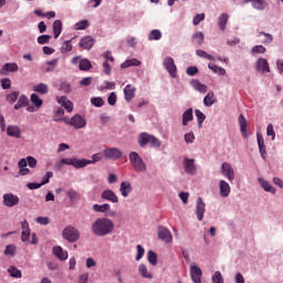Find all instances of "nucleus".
I'll use <instances>...</instances> for the list:
<instances>
[{
  "label": "nucleus",
  "instance_id": "nucleus-1",
  "mask_svg": "<svg viewBox=\"0 0 283 283\" xmlns=\"http://www.w3.org/2000/svg\"><path fill=\"white\" fill-rule=\"evenodd\" d=\"M103 160V155L101 153L94 154L92 156V160L90 159H77V158H62L60 161H57L55 169L57 171H61L63 169V165H71V167H74L75 169H83L84 167H87V165H94L95 163H101Z\"/></svg>",
  "mask_w": 283,
  "mask_h": 283
},
{
  "label": "nucleus",
  "instance_id": "nucleus-2",
  "mask_svg": "<svg viewBox=\"0 0 283 283\" xmlns=\"http://www.w3.org/2000/svg\"><path fill=\"white\" fill-rule=\"evenodd\" d=\"M91 229L94 235L103 238L114 231V221L107 218H98L94 221Z\"/></svg>",
  "mask_w": 283,
  "mask_h": 283
},
{
  "label": "nucleus",
  "instance_id": "nucleus-3",
  "mask_svg": "<svg viewBox=\"0 0 283 283\" xmlns=\"http://www.w3.org/2000/svg\"><path fill=\"white\" fill-rule=\"evenodd\" d=\"M129 161L137 174H145V171H147V165L145 164L140 155H138V153L132 151L129 154Z\"/></svg>",
  "mask_w": 283,
  "mask_h": 283
},
{
  "label": "nucleus",
  "instance_id": "nucleus-4",
  "mask_svg": "<svg viewBox=\"0 0 283 283\" xmlns=\"http://www.w3.org/2000/svg\"><path fill=\"white\" fill-rule=\"evenodd\" d=\"M138 144L139 147H147V145H150V147H160L163 143H160V139H158L154 135H149L148 133H142L138 137Z\"/></svg>",
  "mask_w": 283,
  "mask_h": 283
},
{
  "label": "nucleus",
  "instance_id": "nucleus-5",
  "mask_svg": "<svg viewBox=\"0 0 283 283\" xmlns=\"http://www.w3.org/2000/svg\"><path fill=\"white\" fill-rule=\"evenodd\" d=\"M62 120L65 123V125L74 127V129H83L87 126V119L78 114L74 115L72 118L63 117Z\"/></svg>",
  "mask_w": 283,
  "mask_h": 283
},
{
  "label": "nucleus",
  "instance_id": "nucleus-6",
  "mask_svg": "<svg viewBox=\"0 0 283 283\" xmlns=\"http://www.w3.org/2000/svg\"><path fill=\"white\" fill-rule=\"evenodd\" d=\"M62 235L64 240H67V242H76V240H78L81 234L78 233V229L72 226H69L63 229Z\"/></svg>",
  "mask_w": 283,
  "mask_h": 283
},
{
  "label": "nucleus",
  "instance_id": "nucleus-7",
  "mask_svg": "<svg viewBox=\"0 0 283 283\" xmlns=\"http://www.w3.org/2000/svg\"><path fill=\"white\" fill-rule=\"evenodd\" d=\"M103 154L108 160H118L123 158V151L117 147L106 148L103 150Z\"/></svg>",
  "mask_w": 283,
  "mask_h": 283
},
{
  "label": "nucleus",
  "instance_id": "nucleus-8",
  "mask_svg": "<svg viewBox=\"0 0 283 283\" xmlns=\"http://www.w3.org/2000/svg\"><path fill=\"white\" fill-rule=\"evenodd\" d=\"M221 174L228 178L230 182H233L235 180V172L233 170V167H231V164L229 163H223L221 165Z\"/></svg>",
  "mask_w": 283,
  "mask_h": 283
},
{
  "label": "nucleus",
  "instance_id": "nucleus-9",
  "mask_svg": "<svg viewBox=\"0 0 283 283\" xmlns=\"http://www.w3.org/2000/svg\"><path fill=\"white\" fill-rule=\"evenodd\" d=\"M157 235L159 240H163V242H171V240H174V237L171 235V231H169V229L163 226H159L157 228Z\"/></svg>",
  "mask_w": 283,
  "mask_h": 283
},
{
  "label": "nucleus",
  "instance_id": "nucleus-10",
  "mask_svg": "<svg viewBox=\"0 0 283 283\" xmlns=\"http://www.w3.org/2000/svg\"><path fill=\"white\" fill-rule=\"evenodd\" d=\"M205 211H207V206L205 205V201H202L201 197H198L195 213L199 222H202V219L205 218Z\"/></svg>",
  "mask_w": 283,
  "mask_h": 283
},
{
  "label": "nucleus",
  "instance_id": "nucleus-11",
  "mask_svg": "<svg viewBox=\"0 0 283 283\" xmlns=\"http://www.w3.org/2000/svg\"><path fill=\"white\" fill-rule=\"evenodd\" d=\"M3 205L4 207H17L19 205V196L13 195V193H4L3 195Z\"/></svg>",
  "mask_w": 283,
  "mask_h": 283
},
{
  "label": "nucleus",
  "instance_id": "nucleus-12",
  "mask_svg": "<svg viewBox=\"0 0 283 283\" xmlns=\"http://www.w3.org/2000/svg\"><path fill=\"white\" fill-rule=\"evenodd\" d=\"M190 276L193 283H202V270L198 265L190 266Z\"/></svg>",
  "mask_w": 283,
  "mask_h": 283
},
{
  "label": "nucleus",
  "instance_id": "nucleus-13",
  "mask_svg": "<svg viewBox=\"0 0 283 283\" xmlns=\"http://www.w3.org/2000/svg\"><path fill=\"white\" fill-rule=\"evenodd\" d=\"M102 200H107L108 202H113L114 205L118 203V196L112 189H105L101 195Z\"/></svg>",
  "mask_w": 283,
  "mask_h": 283
},
{
  "label": "nucleus",
  "instance_id": "nucleus-14",
  "mask_svg": "<svg viewBox=\"0 0 283 283\" xmlns=\"http://www.w3.org/2000/svg\"><path fill=\"white\" fill-rule=\"evenodd\" d=\"M164 67H165V70H167V72L170 74V76L176 78L177 67H176V63L174 62V60L171 57H166L164 60Z\"/></svg>",
  "mask_w": 283,
  "mask_h": 283
},
{
  "label": "nucleus",
  "instance_id": "nucleus-15",
  "mask_svg": "<svg viewBox=\"0 0 283 283\" xmlns=\"http://www.w3.org/2000/svg\"><path fill=\"white\" fill-rule=\"evenodd\" d=\"M184 169L186 174H189V176H193V174H196V159H189L186 157L184 159Z\"/></svg>",
  "mask_w": 283,
  "mask_h": 283
},
{
  "label": "nucleus",
  "instance_id": "nucleus-16",
  "mask_svg": "<svg viewBox=\"0 0 283 283\" xmlns=\"http://www.w3.org/2000/svg\"><path fill=\"white\" fill-rule=\"evenodd\" d=\"M256 71L261 72V74H266V72H271V67L269 66V61L266 59L260 57L256 61Z\"/></svg>",
  "mask_w": 283,
  "mask_h": 283
},
{
  "label": "nucleus",
  "instance_id": "nucleus-17",
  "mask_svg": "<svg viewBox=\"0 0 283 283\" xmlns=\"http://www.w3.org/2000/svg\"><path fill=\"white\" fill-rule=\"evenodd\" d=\"M94 43H96V40L90 35H86L80 40V48H83V50H91L94 48Z\"/></svg>",
  "mask_w": 283,
  "mask_h": 283
},
{
  "label": "nucleus",
  "instance_id": "nucleus-18",
  "mask_svg": "<svg viewBox=\"0 0 283 283\" xmlns=\"http://www.w3.org/2000/svg\"><path fill=\"white\" fill-rule=\"evenodd\" d=\"M11 72H19V64L17 63H6L1 71L0 74H2L3 76H8V74H10Z\"/></svg>",
  "mask_w": 283,
  "mask_h": 283
},
{
  "label": "nucleus",
  "instance_id": "nucleus-19",
  "mask_svg": "<svg viewBox=\"0 0 283 283\" xmlns=\"http://www.w3.org/2000/svg\"><path fill=\"white\" fill-rule=\"evenodd\" d=\"M59 105H61L62 107H64V109H66V112L72 113L74 109V104L67 99V97L65 96H61L56 98Z\"/></svg>",
  "mask_w": 283,
  "mask_h": 283
},
{
  "label": "nucleus",
  "instance_id": "nucleus-20",
  "mask_svg": "<svg viewBox=\"0 0 283 283\" xmlns=\"http://www.w3.org/2000/svg\"><path fill=\"white\" fill-rule=\"evenodd\" d=\"M27 167H28V159H25V158L20 159L18 163L20 176H28V175L32 174L30 168H27Z\"/></svg>",
  "mask_w": 283,
  "mask_h": 283
},
{
  "label": "nucleus",
  "instance_id": "nucleus-21",
  "mask_svg": "<svg viewBox=\"0 0 283 283\" xmlns=\"http://www.w3.org/2000/svg\"><path fill=\"white\" fill-rule=\"evenodd\" d=\"M219 189L221 198H229V193H231V186H229V182L221 180Z\"/></svg>",
  "mask_w": 283,
  "mask_h": 283
},
{
  "label": "nucleus",
  "instance_id": "nucleus-22",
  "mask_svg": "<svg viewBox=\"0 0 283 283\" xmlns=\"http://www.w3.org/2000/svg\"><path fill=\"white\" fill-rule=\"evenodd\" d=\"M66 196L70 202H73L74 205H76V202L81 200V192H78L74 188H70L69 190H66Z\"/></svg>",
  "mask_w": 283,
  "mask_h": 283
},
{
  "label": "nucleus",
  "instance_id": "nucleus-23",
  "mask_svg": "<svg viewBox=\"0 0 283 283\" xmlns=\"http://www.w3.org/2000/svg\"><path fill=\"white\" fill-rule=\"evenodd\" d=\"M124 96L125 101H132L136 96V87H134L132 84H127L124 87Z\"/></svg>",
  "mask_w": 283,
  "mask_h": 283
},
{
  "label": "nucleus",
  "instance_id": "nucleus-24",
  "mask_svg": "<svg viewBox=\"0 0 283 283\" xmlns=\"http://www.w3.org/2000/svg\"><path fill=\"white\" fill-rule=\"evenodd\" d=\"M7 134L11 138H21V128L19 126L9 125L7 127Z\"/></svg>",
  "mask_w": 283,
  "mask_h": 283
},
{
  "label": "nucleus",
  "instance_id": "nucleus-25",
  "mask_svg": "<svg viewBox=\"0 0 283 283\" xmlns=\"http://www.w3.org/2000/svg\"><path fill=\"white\" fill-rule=\"evenodd\" d=\"M132 184L129 181H123L119 187V192L123 198H127L132 193Z\"/></svg>",
  "mask_w": 283,
  "mask_h": 283
},
{
  "label": "nucleus",
  "instance_id": "nucleus-26",
  "mask_svg": "<svg viewBox=\"0 0 283 283\" xmlns=\"http://www.w3.org/2000/svg\"><path fill=\"white\" fill-rule=\"evenodd\" d=\"M21 227H22L21 240L22 242H28V240H30V224L24 220L21 222Z\"/></svg>",
  "mask_w": 283,
  "mask_h": 283
},
{
  "label": "nucleus",
  "instance_id": "nucleus-27",
  "mask_svg": "<svg viewBox=\"0 0 283 283\" xmlns=\"http://www.w3.org/2000/svg\"><path fill=\"white\" fill-rule=\"evenodd\" d=\"M190 85L193 87V90H196V92H199L200 94H207V85L202 84L200 81L192 80Z\"/></svg>",
  "mask_w": 283,
  "mask_h": 283
},
{
  "label": "nucleus",
  "instance_id": "nucleus-28",
  "mask_svg": "<svg viewBox=\"0 0 283 283\" xmlns=\"http://www.w3.org/2000/svg\"><path fill=\"white\" fill-rule=\"evenodd\" d=\"M191 120H193V108H188L182 114V125H184V127H187L189 125V123H191Z\"/></svg>",
  "mask_w": 283,
  "mask_h": 283
},
{
  "label": "nucleus",
  "instance_id": "nucleus-29",
  "mask_svg": "<svg viewBox=\"0 0 283 283\" xmlns=\"http://www.w3.org/2000/svg\"><path fill=\"white\" fill-rule=\"evenodd\" d=\"M62 30H63V22H61V20H55L53 22L54 39H59V36H61Z\"/></svg>",
  "mask_w": 283,
  "mask_h": 283
},
{
  "label": "nucleus",
  "instance_id": "nucleus-30",
  "mask_svg": "<svg viewBox=\"0 0 283 283\" xmlns=\"http://www.w3.org/2000/svg\"><path fill=\"white\" fill-rule=\"evenodd\" d=\"M260 187H262V189H264V191H268L269 193H275V188H273V186H271V184H269V181L259 178L258 179Z\"/></svg>",
  "mask_w": 283,
  "mask_h": 283
},
{
  "label": "nucleus",
  "instance_id": "nucleus-31",
  "mask_svg": "<svg viewBox=\"0 0 283 283\" xmlns=\"http://www.w3.org/2000/svg\"><path fill=\"white\" fill-rule=\"evenodd\" d=\"M30 105V99L25 95H21L18 103L14 105V109H21V107H28Z\"/></svg>",
  "mask_w": 283,
  "mask_h": 283
},
{
  "label": "nucleus",
  "instance_id": "nucleus-32",
  "mask_svg": "<svg viewBox=\"0 0 283 283\" xmlns=\"http://www.w3.org/2000/svg\"><path fill=\"white\" fill-rule=\"evenodd\" d=\"M192 43H196L197 45H202L205 43V33L201 31H197L192 38H191Z\"/></svg>",
  "mask_w": 283,
  "mask_h": 283
},
{
  "label": "nucleus",
  "instance_id": "nucleus-33",
  "mask_svg": "<svg viewBox=\"0 0 283 283\" xmlns=\"http://www.w3.org/2000/svg\"><path fill=\"white\" fill-rule=\"evenodd\" d=\"M216 103V94L213 92H209L203 98V105L206 107H211Z\"/></svg>",
  "mask_w": 283,
  "mask_h": 283
},
{
  "label": "nucleus",
  "instance_id": "nucleus-34",
  "mask_svg": "<svg viewBox=\"0 0 283 283\" xmlns=\"http://www.w3.org/2000/svg\"><path fill=\"white\" fill-rule=\"evenodd\" d=\"M239 125L241 134L244 136V138H247V136H249V133H247V118L244 117V115L239 116Z\"/></svg>",
  "mask_w": 283,
  "mask_h": 283
},
{
  "label": "nucleus",
  "instance_id": "nucleus-35",
  "mask_svg": "<svg viewBox=\"0 0 283 283\" xmlns=\"http://www.w3.org/2000/svg\"><path fill=\"white\" fill-rule=\"evenodd\" d=\"M227 23H229V14L227 13H222L220 17H219V29L222 30H227Z\"/></svg>",
  "mask_w": 283,
  "mask_h": 283
},
{
  "label": "nucleus",
  "instance_id": "nucleus-36",
  "mask_svg": "<svg viewBox=\"0 0 283 283\" xmlns=\"http://www.w3.org/2000/svg\"><path fill=\"white\" fill-rule=\"evenodd\" d=\"M33 92H36L38 94H48L50 87L46 84L40 83L33 86Z\"/></svg>",
  "mask_w": 283,
  "mask_h": 283
},
{
  "label": "nucleus",
  "instance_id": "nucleus-37",
  "mask_svg": "<svg viewBox=\"0 0 283 283\" xmlns=\"http://www.w3.org/2000/svg\"><path fill=\"white\" fill-rule=\"evenodd\" d=\"M109 209H111L109 203H103V205L95 203L93 206V210L96 213H105V211H109Z\"/></svg>",
  "mask_w": 283,
  "mask_h": 283
},
{
  "label": "nucleus",
  "instance_id": "nucleus-38",
  "mask_svg": "<svg viewBox=\"0 0 283 283\" xmlns=\"http://www.w3.org/2000/svg\"><path fill=\"white\" fill-rule=\"evenodd\" d=\"M53 255L61 260L62 262L67 260V251L63 249H53Z\"/></svg>",
  "mask_w": 283,
  "mask_h": 283
},
{
  "label": "nucleus",
  "instance_id": "nucleus-39",
  "mask_svg": "<svg viewBox=\"0 0 283 283\" xmlns=\"http://www.w3.org/2000/svg\"><path fill=\"white\" fill-rule=\"evenodd\" d=\"M138 271H139L142 277H145L146 280H151V277H154V276L150 274L149 270L147 269V265H145V264H140V265L138 266Z\"/></svg>",
  "mask_w": 283,
  "mask_h": 283
},
{
  "label": "nucleus",
  "instance_id": "nucleus-40",
  "mask_svg": "<svg viewBox=\"0 0 283 283\" xmlns=\"http://www.w3.org/2000/svg\"><path fill=\"white\" fill-rule=\"evenodd\" d=\"M160 39H163V33L160 32V30L155 29L150 31L148 35V41H160Z\"/></svg>",
  "mask_w": 283,
  "mask_h": 283
},
{
  "label": "nucleus",
  "instance_id": "nucleus-41",
  "mask_svg": "<svg viewBox=\"0 0 283 283\" xmlns=\"http://www.w3.org/2000/svg\"><path fill=\"white\" fill-rule=\"evenodd\" d=\"M140 65V61L133 59V60H127L124 63H122V69L125 70L126 67H138Z\"/></svg>",
  "mask_w": 283,
  "mask_h": 283
},
{
  "label": "nucleus",
  "instance_id": "nucleus-42",
  "mask_svg": "<svg viewBox=\"0 0 283 283\" xmlns=\"http://www.w3.org/2000/svg\"><path fill=\"white\" fill-rule=\"evenodd\" d=\"M31 103L39 109L43 105V99H41L36 93H33L31 94Z\"/></svg>",
  "mask_w": 283,
  "mask_h": 283
},
{
  "label": "nucleus",
  "instance_id": "nucleus-43",
  "mask_svg": "<svg viewBox=\"0 0 283 283\" xmlns=\"http://www.w3.org/2000/svg\"><path fill=\"white\" fill-rule=\"evenodd\" d=\"M208 67H209V70H212L214 72V74H220V76H224V74H227V70H224L223 67H220L216 64H209Z\"/></svg>",
  "mask_w": 283,
  "mask_h": 283
},
{
  "label": "nucleus",
  "instance_id": "nucleus-44",
  "mask_svg": "<svg viewBox=\"0 0 283 283\" xmlns=\"http://www.w3.org/2000/svg\"><path fill=\"white\" fill-rule=\"evenodd\" d=\"M197 56H200V59H207V61H216V57H213L211 54L207 53L203 50L198 49L196 51Z\"/></svg>",
  "mask_w": 283,
  "mask_h": 283
},
{
  "label": "nucleus",
  "instance_id": "nucleus-45",
  "mask_svg": "<svg viewBox=\"0 0 283 283\" xmlns=\"http://www.w3.org/2000/svg\"><path fill=\"white\" fill-rule=\"evenodd\" d=\"M78 67L82 72H87L88 70H92V62H90V60H81Z\"/></svg>",
  "mask_w": 283,
  "mask_h": 283
},
{
  "label": "nucleus",
  "instance_id": "nucleus-46",
  "mask_svg": "<svg viewBox=\"0 0 283 283\" xmlns=\"http://www.w3.org/2000/svg\"><path fill=\"white\" fill-rule=\"evenodd\" d=\"M148 262L153 266H156V264H158V254H156V252L149 250L148 251Z\"/></svg>",
  "mask_w": 283,
  "mask_h": 283
},
{
  "label": "nucleus",
  "instance_id": "nucleus-47",
  "mask_svg": "<svg viewBox=\"0 0 283 283\" xmlns=\"http://www.w3.org/2000/svg\"><path fill=\"white\" fill-rule=\"evenodd\" d=\"M196 117L198 119V126L202 127V124L205 123V120L207 119V116L205 115V113H202L200 109H196L195 111Z\"/></svg>",
  "mask_w": 283,
  "mask_h": 283
},
{
  "label": "nucleus",
  "instance_id": "nucleus-48",
  "mask_svg": "<svg viewBox=\"0 0 283 283\" xmlns=\"http://www.w3.org/2000/svg\"><path fill=\"white\" fill-rule=\"evenodd\" d=\"M61 52L62 54H67V52H72V40L64 41L61 48Z\"/></svg>",
  "mask_w": 283,
  "mask_h": 283
},
{
  "label": "nucleus",
  "instance_id": "nucleus-49",
  "mask_svg": "<svg viewBox=\"0 0 283 283\" xmlns=\"http://www.w3.org/2000/svg\"><path fill=\"white\" fill-rule=\"evenodd\" d=\"M251 1L255 10H264V0H245Z\"/></svg>",
  "mask_w": 283,
  "mask_h": 283
},
{
  "label": "nucleus",
  "instance_id": "nucleus-50",
  "mask_svg": "<svg viewBox=\"0 0 283 283\" xmlns=\"http://www.w3.org/2000/svg\"><path fill=\"white\" fill-rule=\"evenodd\" d=\"M90 28V21L82 20L75 24V30H87Z\"/></svg>",
  "mask_w": 283,
  "mask_h": 283
},
{
  "label": "nucleus",
  "instance_id": "nucleus-51",
  "mask_svg": "<svg viewBox=\"0 0 283 283\" xmlns=\"http://www.w3.org/2000/svg\"><path fill=\"white\" fill-rule=\"evenodd\" d=\"M8 273L11 275V277H21V271L14 266H10L8 269Z\"/></svg>",
  "mask_w": 283,
  "mask_h": 283
},
{
  "label": "nucleus",
  "instance_id": "nucleus-52",
  "mask_svg": "<svg viewBox=\"0 0 283 283\" xmlns=\"http://www.w3.org/2000/svg\"><path fill=\"white\" fill-rule=\"evenodd\" d=\"M259 36H265V39L263 40V43H265V44L273 43V35L270 34V33H266V32H264V31H261V32L259 33Z\"/></svg>",
  "mask_w": 283,
  "mask_h": 283
},
{
  "label": "nucleus",
  "instance_id": "nucleus-53",
  "mask_svg": "<svg viewBox=\"0 0 283 283\" xmlns=\"http://www.w3.org/2000/svg\"><path fill=\"white\" fill-rule=\"evenodd\" d=\"M50 39H52V35H48V34L40 35L38 36V43L40 45H45V43H50Z\"/></svg>",
  "mask_w": 283,
  "mask_h": 283
},
{
  "label": "nucleus",
  "instance_id": "nucleus-54",
  "mask_svg": "<svg viewBox=\"0 0 283 283\" xmlns=\"http://www.w3.org/2000/svg\"><path fill=\"white\" fill-rule=\"evenodd\" d=\"M91 103L94 105V107H103V105H105V101H103L102 97H93Z\"/></svg>",
  "mask_w": 283,
  "mask_h": 283
},
{
  "label": "nucleus",
  "instance_id": "nucleus-55",
  "mask_svg": "<svg viewBox=\"0 0 283 283\" xmlns=\"http://www.w3.org/2000/svg\"><path fill=\"white\" fill-rule=\"evenodd\" d=\"M212 283H224V279H222V273H220V271L214 272L212 275Z\"/></svg>",
  "mask_w": 283,
  "mask_h": 283
},
{
  "label": "nucleus",
  "instance_id": "nucleus-56",
  "mask_svg": "<svg viewBox=\"0 0 283 283\" xmlns=\"http://www.w3.org/2000/svg\"><path fill=\"white\" fill-rule=\"evenodd\" d=\"M266 52V48L263 45H255L252 48V54H264Z\"/></svg>",
  "mask_w": 283,
  "mask_h": 283
},
{
  "label": "nucleus",
  "instance_id": "nucleus-57",
  "mask_svg": "<svg viewBox=\"0 0 283 283\" xmlns=\"http://www.w3.org/2000/svg\"><path fill=\"white\" fill-rule=\"evenodd\" d=\"M19 98V92H12L7 95L8 103H15V101Z\"/></svg>",
  "mask_w": 283,
  "mask_h": 283
},
{
  "label": "nucleus",
  "instance_id": "nucleus-58",
  "mask_svg": "<svg viewBox=\"0 0 283 283\" xmlns=\"http://www.w3.org/2000/svg\"><path fill=\"white\" fill-rule=\"evenodd\" d=\"M1 87L2 90H10L12 87V81H10V78H2Z\"/></svg>",
  "mask_w": 283,
  "mask_h": 283
},
{
  "label": "nucleus",
  "instance_id": "nucleus-59",
  "mask_svg": "<svg viewBox=\"0 0 283 283\" xmlns=\"http://www.w3.org/2000/svg\"><path fill=\"white\" fill-rule=\"evenodd\" d=\"M116 88V82H104L101 86V90H115Z\"/></svg>",
  "mask_w": 283,
  "mask_h": 283
},
{
  "label": "nucleus",
  "instance_id": "nucleus-60",
  "mask_svg": "<svg viewBox=\"0 0 283 283\" xmlns=\"http://www.w3.org/2000/svg\"><path fill=\"white\" fill-rule=\"evenodd\" d=\"M116 101H118V97L116 96V93L115 92L111 93L108 98H107L108 105H112V106L116 105Z\"/></svg>",
  "mask_w": 283,
  "mask_h": 283
},
{
  "label": "nucleus",
  "instance_id": "nucleus-61",
  "mask_svg": "<svg viewBox=\"0 0 283 283\" xmlns=\"http://www.w3.org/2000/svg\"><path fill=\"white\" fill-rule=\"evenodd\" d=\"M35 222H38V224L46 226V224H50V218H48V217H38L35 219Z\"/></svg>",
  "mask_w": 283,
  "mask_h": 283
},
{
  "label": "nucleus",
  "instance_id": "nucleus-62",
  "mask_svg": "<svg viewBox=\"0 0 283 283\" xmlns=\"http://www.w3.org/2000/svg\"><path fill=\"white\" fill-rule=\"evenodd\" d=\"M205 19V13H199L193 18V25H200L202 23V20Z\"/></svg>",
  "mask_w": 283,
  "mask_h": 283
},
{
  "label": "nucleus",
  "instance_id": "nucleus-63",
  "mask_svg": "<svg viewBox=\"0 0 283 283\" xmlns=\"http://www.w3.org/2000/svg\"><path fill=\"white\" fill-rule=\"evenodd\" d=\"M186 74H188V76H196V74H198V67L197 66L187 67Z\"/></svg>",
  "mask_w": 283,
  "mask_h": 283
},
{
  "label": "nucleus",
  "instance_id": "nucleus-64",
  "mask_svg": "<svg viewBox=\"0 0 283 283\" xmlns=\"http://www.w3.org/2000/svg\"><path fill=\"white\" fill-rule=\"evenodd\" d=\"M82 87H90L92 85V77H84L80 81Z\"/></svg>",
  "mask_w": 283,
  "mask_h": 283
}]
</instances>
